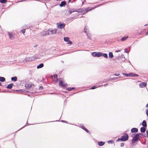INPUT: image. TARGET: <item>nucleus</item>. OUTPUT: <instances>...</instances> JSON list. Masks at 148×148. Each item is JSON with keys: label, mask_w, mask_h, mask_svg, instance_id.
<instances>
[{"label": "nucleus", "mask_w": 148, "mask_h": 148, "mask_svg": "<svg viewBox=\"0 0 148 148\" xmlns=\"http://www.w3.org/2000/svg\"><path fill=\"white\" fill-rule=\"evenodd\" d=\"M147 85L146 83H142L140 84V86L141 88L145 87Z\"/></svg>", "instance_id": "nucleus-8"}, {"label": "nucleus", "mask_w": 148, "mask_h": 148, "mask_svg": "<svg viewBox=\"0 0 148 148\" xmlns=\"http://www.w3.org/2000/svg\"><path fill=\"white\" fill-rule=\"evenodd\" d=\"M63 82L62 81H60L59 83V85L60 86H62V85L63 84Z\"/></svg>", "instance_id": "nucleus-28"}, {"label": "nucleus", "mask_w": 148, "mask_h": 148, "mask_svg": "<svg viewBox=\"0 0 148 148\" xmlns=\"http://www.w3.org/2000/svg\"><path fill=\"white\" fill-rule=\"evenodd\" d=\"M123 74L126 77L132 76L133 73H131L129 74L123 73Z\"/></svg>", "instance_id": "nucleus-7"}, {"label": "nucleus", "mask_w": 148, "mask_h": 148, "mask_svg": "<svg viewBox=\"0 0 148 148\" xmlns=\"http://www.w3.org/2000/svg\"><path fill=\"white\" fill-rule=\"evenodd\" d=\"M8 34L9 36V38L10 39H12V38H13V35L11 34L10 33H8Z\"/></svg>", "instance_id": "nucleus-21"}, {"label": "nucleus", "mask_w": 148, "mask_h": 148, "mask_svg": "<svg viewBox=\"0 0 148 148\" xmlns=\"http://www.w3.org/2000/svg\"><path fill=\"white\" fill-rule=\"evenodd\" d=\"M114 75H115V76H119V74H114Z\"/></svg>", "instance_id": "nucleus-47"}, {"label": "nucleus", "mask_w": 148, "mask_h": 148, "mask_svg": "<svg viewBox=\"0 0 148 148\" xmlns=\"http://www.w3.org/2000/svg\"><path fill=\"white\" fill-rule=\"evenodd\" d=\"M65 26V25L64 23L60 24L59 25H58V27L60 29L63 28Z\"/></svg>", "instance_id": "nucleus-6"}, {"label": "nucleus", "mask_w": 148, "mask_h": 148, "mask_svg": "<svg viewBox=\"0 0 148 148\" xmlns=\"http://www.w3.org/2000/svg\"><path fill=\"white\" fill-rule=\"evenodd\" d=\"M81 127H82V128L84 130H86V128L84 127L83 126H81Z\"/></svg>", "instance_id": "nucleus-37"}, {"label": "nucleus", "mask_w": 148, "mask_h": 148, "mask_svg": "<svg viewBox=\"0 0 148 148\" xmlns=\"http://www.w3.org/2000/svg\"><path fill=\"white\" fill-rule=\"evenodd\" d=\"M89 8H87L85 9L84 12L85 13H87L88 12H89V11H90L91 10V9H89Z\"/></svg>", "instance_id": "nucleus-22"}, {"label": "nucleus", "mask_w": 148, "mask_h": 148, "mask_svg": "<svg viewBox=\"0 0 148 148\" xmlns=\"http://www.w3.org/2000/svg\"><path fill=\"white\" fill-rule=\"evenodd\" d=\"M102 53L101 52H97L96 57H99L102 56Z\"/></svg>", "instance_id": "nucleus-13"}, {"label": "nucleus", "mask_w": 148, "mask_h": 148, "mask_svg": "<svg viewBox=\"0 0 148 148\" xmlns=\"http://www.w3.org/2000/svg\"><path fill=\"white\" fill-rule=\"evenodd\" d=\"M109 57L110 58H112L113 57L112 53L111 52H110L109 53Z\"/></svg>", "instance_id": "nucleus-19"}, {"label": "nucleus", "mask_w": 148, "mask_h": 148, "mask_svg": "<svg viewBox=\"0 0 148 148\" xmlns=\"http://www.w3.org/2000/svg\"><path fill=\"white\" fill-rule=\"evenodd\" d=\"M102 56H103L104 58H108V55L106 53L102 54Z\"/></svg>", "instance_id": "nucleus-24"}, {"label": "nucleus", "mask_w": 148, "mask_h": 148, "mask_svg": "<svg viewBox=\"0 0 148 148\" xmlns=\"http://www.w3.org/2000/svg\"><path fill=\"white\" fill-rule=\"evenodd\" d=\"M87 29V27H85L84 28V30L85 31H84V32L86 33H87V31H86V30Z\"/></svg>", "instance_id": "nucleus-41"}, {"label": "nucleus", "mask_w": 148, "mask_h": 148, "mask_svg": "<svg viewBox=\"0 0 148 148\" xmlns=\"http://www.w3.org/2000/svg\"><path fill=\"white\" fill-rule=\"evenodd\" d=\"M66 2L65 1H63L61 2V4L59 5L60 7H62L66 5Z\"/></svg>", "instance_id": "nucleus-5"}, {"label": "nucleus", "mask_w": 148, "mask_h": 148, "mask_svg": "<svg viewBox=\"0 0 148 148\" xmlns=\"http://www.w3.org/2000/svg\"><path fill=\"white\" fill-rule=\"evenodd\" d=\"M72 0H69V2H70Z\"/></svg>", "instance_id": "nucleus-55"}, {"label": "nucleus", "mask_w": 148, "mask_h": 148, "mask_svg": "<svg viewBox=\"0 0 148 148\" xmlns=\"http://www.w3.org/2000/svg\"><path fill=\"white\" fill-rule=\"evenodd\" d=\"M62 122H65V121H64V120H62Z\"/></svg>", "instance_id": "nucleus-52"}, {"label": "nucleus", "mask_w": 148, "mask_h": 148, "mask_svg": "<svg viewBox=\"0 0 148 148\" xmlns=\"http://www.w3.org/2000/svg\"><path fill=\"white\" fill-rule=\"evenodd\" d=\"M67 86V85L66 84H63L62 85V86L63 87H66Z\"/></svg>", "instance_id": "nucleus-39"}, {"label": "nucleus", "mask_w": 148, "mask_h": 148, "mask_svg": "<svg viewBox=\"0 0 148 148\" xmlns=\"http://www.w3.org/2000/svg\"><path fill=\"white\" fill-rule=\"evenodd\" d=\"M142 125L143 127H146L147 126L146 122L145 120H143L142 122Z\"/></svg>", "instance_id": "nucleus-12"}, {"label": "nucleus", "mask_w": 148, "mask_h": 148, "mask_svg": "<svg viewBox=\"0 0 148 148\" xmlns=\"http://www.w3.org/2000/svg\"><path fill=\"white\" fill-rule=\"evenodd\" d=\"M64 40L65 42H67L69 40V38L68 37H64Z\"/></svg>", "instance_id": "nucleus-23"}, {"label": "nucleus", "mask_w": 148, "mask_h": 148, "mask_svg": "<svg viewBox=\"0 0 148 148\" xmlns=\"http://www.w3.org/2000/svg\"><path fill=\"white\" fill-rule=\"evenodd\" d=\"M112 140H109L108 141V143H109V142H110V143H112Z\"/></svg>", "instance_id": "nucleus-50"}, {"label": "nucleus", "mask_w": 148, "mask_h": 148, "mask_svg": "<svg viewBox=\"0 0 148 148\" xmlns=\"http://www.w3.org/2000/svg\"><path fill=\"white\" fill-rule=\"evenodd\" d=\"M120 51H121V50H118L116 51L115 52H120Z\"/></svg>", "instance_id": "nucleus-44"}, {"label": "nucleus", "mask_w": 148, "mask_h": 148, "mask_svg": "<svg viewBox=\"0 0 148 148\" xmlns=\"http://www.w3.org/2000/svg\"><path fill=\"white\" fill-rule=\"evenodd\" d=\"M32 59L30 57H27L24 60H25V61L26 62H29L31 61L32 60Z\"/></svg>", "instance_id": "nucleus-11"}, {"label": "nucleus", "mask_w": 148, "mask_h": 148, "mask_svg": "<svg viewBox=\"0 0 148 148\" xmlns=\"http://www.w3.org/2000/svg\"><path fill=\"white\" fill-rule=\"evenodd\" d=\"M37 46H38V45H36L35 46H34V47H37Z\"/></svg>", "instance_id": "nucleus-51"}, {"label": "nucleus", "mask_w": 148, "mask_h": 148, "mask_svg": "<svg viewBox=\"0 0 148 148\" xmlns=\"http://www.w3.org/2000/svg\"><path fill=\"white\" fill-rule=\"evenodd\" d=\"M125 52L126 53H127V49L126 48H125L124 49Z\"/></svg>", "instance_id": "nucleus-46"}, {"label": "nucleus", "mask_w": 148, "mask_h": 148, "mask_svg": "<svg viewBox=\"0 0 148 148\" xmlns=\"http://www.w3.org/2000/svg\"><path fill=\"white\" fill-rule=\"evenodd\" d=\"M74 11L72 10H70L69 11V13L70 14H71L72 12H74Z\"/></svg>", "instance_id": "nucleus-31"}, {"label": "nucleus", "mask_w": 148, "mask_h": 148, "mask_svg": "<svg viewBox=\"0 0 148 148\" xmlns=\"http://www.w3.org/2000/svg\"><path fill=\"white\" fill-rule=\"evenodd\" d=\"M141 134H136L135 135L132 139V142H133V141L136 142L138 140L139 137H140L139 135H141Z\"/></svg>", "instance_id": "nucleus-3"}, {"label": "nucleus", "mask_w": 148, "mask_h": 148, "mask_svg": "<svg viewBox=\"0 0 148 148\" xmlns=\"http://www.w3.org/2000/svg\"><path fill=\"white\" fill-rule=\"evenodd\" d=\"M87 37H88V38L90 39H91V38H90V37H89V35H88V34H87Z\"/></svg>", "instance_id": "nucleus-43"}, {"label": "nucleus", "mask_w": 148, "mask_h": 148, "mask_svg": "<svg viewBox=\"0 0 148 148\" xmlns=\"http://www.w3.org/2000/svg\"><path fill=\"white\" fill-rule=\"evenodd\" d=\"M16 91H18V90H16Z\"/></svg>", "instance_id": "nucleus-59"}, {"label": "nucleus", "mask_w": 148, "mask_h": 148, "mask_svg": "<svg viewBox=\"0 0 148 148\" xmlns=\"http://www.w3.org/2000/svg\"><path fill=\"white\" fill-rule=\"evenodd\" d=\"M66 90L69 91H71L72 90L71 88H66Z\"/></svg>", "instance_id": "nucleus-32"}, {"label": "nucleus", "mask_w": 148, "mask_h": 148, "mask_svg": "<svg viewBox=\"0 0 148 148\" xmlns=\"http://www.w3.org/2000/svg\"><path fill=\"white\" fill-rule=\"evenodd\" d=\"M96 53L97 52H94L92 53V55L93 57H96Z\"/></svg>", "instance_id": "nucleus-27"}, {"label": "nucleus", "mask_w": 148, "mask_h": 148, "mask_svg": "<svg viewBox=\"0 0 148 148\" xmlns=\"http://www.w3.org/2000/svg\"><path fill=\"white\" fill-rule=\"evenodd\" d=\"M140 132L142 133H144L145 132L146 130L145 127H142L140 128Z\"/></svg>", "instance_id": "nucleus-9"}, {"label": "nucleus", "mask_w": 148, "mask_h": 148, "mask_svg": "<svg viewBox=\"0 0 148 148\" xmlns=\"http://www.w3.org/2000/svg\"><path fill=\"white\" fill-rule=\"evenodd\" d=\"M53 77H54V79L55 80L56 79V80H57V75L56 74L54 75H53Z\"/></svg>", "instance_id": "nucleus-29"}, {"label": "nucleus", "mask_w": 148, "mask_h": 148, "mask_svg": "<svg viewBox=\"0 0 148 148\" xmlns=\"http://www.w3.org/2000/svg\"><path fill=\"white\" fill-rule=\"evenodd\" d=\"M74 88H75L72 87V88H71V89L72 90H73V89H74Z\"/></svg>", "instance_id": "nucleus-53"}, {"label": "nucleus", "mask_w": 148, "mask_h": 148, "mask_svg": "<svg viewBox=\"0 0 148 148\" xmlns=\"http://www.w3.org/2000/svg\"><path fill=\"white\" fill-rule=\"evenodd\" d=\"M118 78L117 77H114V78H112L111 79H110L108 80V81H111V80H113L115 79H117Z\"/></svg>", "instance_id": "nucleus-25"}, {"label": "nucleus", "mask_w": 148, "mask_h": 148, "mask_svg": "<svg viewBox=\"0 0 148 148\" xmlns=\"http://www.w3.org/2000/svg\"><path fill=\"white\" fill-rule=\"evenodd\" d=\"M146 114L147 116H148V109H147L146 111Z\"/></svg>", "instance_id": "nucleus-36"}, {"label": "nucleus", "mask_w": 148, "mask_h": 148, "mask_svg": "<svg viewBox=\"0 0 148 148\" xmlns=\"http://www.w3.org/2000/svg\"><path fill=\"white\" fill-rule=\"evenodd\" d=\"M138 75L137 74H134V73H133V75L132 76L134 77H138Z\"/></svg>", "instance_id": "nucleus-33"}, {"label": "nucleus", "mask_w": 148, "mask_h": 148, "mask_svg": "<svg viewBox=\"0 0 148 148\" xmlns=\"http://www.w3.org/2000/svg\"><path fill=\"white\" fill-rule=\"evenodd\" d=\"M25 126H26V125H25V126H23L22 128H23V127H25Z\"/></svg>", "instance_id": "nucleus-58"}, {"label": "nucleus", "mask_w": 148, "mask_h": 148, "mask_svg": "<svg viewBox=\"0 0 148 148\" xmlns=\"http://www.w3.org/2000/svg\"><path fill=\"white\" fill-rule=\"evenodd\" d=\"M108 84H105L104 85V86H106L107 85H108Z\"/></svg>", "instance_id": "nucleus-49"}, {"label": "nucleus", "mask_w": 148, "mask_h": 148, "mask_svg": "<svg viewBox=\"0 0 148 148\" xmlns=\"http://www.w3.org/2000/svg\"><path fill=\"white\" fill-rule=\"evenodd\" d=\"M44 66V64L43 63L40 64L37 67V69L41 68L42 67Z\"/></svg>", "instance_id": "nucleus-15"}, {"label": "nucleus", "mask_w": 148, "mask_h": 148, "mask_svg": "<svg viewBox=\"0 0 148 148\" xmlns=\"http://www.w3.org/2000/svg\"><path fill=\"white\" fill-rule=\"evenodd\" d=\"M105 143L104 142H102V141H100L98 143V144L100 146H102Z\"/></svg>", "instance_id": "nucleus-14"}, {"label": "nucleus", "mask_w": 148, "mask_h": 148, "mask_svg": "<svg viewBox=\"0 0 148 148\" xmlns=\"http://www.w3.org/2000/svg\"><path fill=\"white\" fill-rule=\"evenodd\" d=\"M85 131L86 132H87V133H89V134H90V132L89 131H88L87 129H86V130H85Z\"/></svg>", "instance_id": "nucleus-35"}, {"label": "nucleus", "mask_w": 148, "mask_h": 148, "mask_svg": "<svg viewBox=\"0 0 148 148\" xmlns=\"http://www.w3.org/2000/svg\"><path fill=\"white\" fill-rule=\"evenodd\" d=\"M1 85V82H0V86Z\"/></svg>", "instance_id": "nucleus-56"}, {"label": "nucleus", "mask_w": 148, "mask_h": 148, "mask_svg": "<svg viewBox=\"0 0 148 148\" xmlns=\"http://www.w3.org/2000/svg\"><path fill=\"white\" fill-rule=\"evenodd\" d=\"M26 89L27 90H29L31 87V86L28 84H26L25 85Z\"/></svg>", "instance_id": "nucleus-16"}, {"label": "nucleus", "mask_w": 148, "mask_h": 148, "mask_svg": "<svg viewBox=\"0 0 148 148\" xmlns=\"http://www.w3.org/2000/svg\"><path fill=\"white\" fill-rule=\"evenodd\" d=\"M135 142V141H133V142H132V145L133 146V145H135V144L134 143Z\"/></svg>", "instance_id": "nucleus-45"}, {"label": "nucleus", "mask_w": 148, "mask_h": 148, "mask_svg": "<svg viewBox=\"0 0 148 148\" xmlns=\"http://www.w3.org/2000/svg\"><path fill=\"white\" fill-rule=\"evenodd\" d=\"M7 0H0V2L2 3H4L7 2Z\"/></svg>", "instance_id": "nucleus-26"}, {"label": "nucleus", "mask_w": 148, "mask_h": 148, "mask_svg": "<svg viewBox=\"0 0 148 148\" xmlns=\"http://www.w3.org/2000/svg\"><path fill=\"white\" fill-rule=\"evenodd\" d=\"M56 30V29L52 30L51 29H49L48 30H45L42 32V35L44 36H47L48 35H51L52 34H55Z\"/></svg>", "instance_id": "nucleus-1"}, {"label": "nucleus", "mask_w": 148, "mask_h": 148, "mask_svg": "<svg viewBox=\"0 0 148 148\" xmlns=\"http://www.w3.org/2000/svg\"><path fill=\"white\" fill-rule=\"evenodd\" d=\"M82 4H84V2H82Z\"/></svg>", "instance_id": "nucleus-57"}, {"label": "nucleus", "mask_w": 148, "mask_h": 148, "mask_svg": "<svg viewBox=\"0 0 148 148\" xmlns=\"http://www.w3.org/2000/svg\"><path fill=\"white\" fill-rule=\"evenodd\" d=\"M68 44H71L72 43V42L70 40H69L68 41Z\"/></svg>", "instance_id": "nucleus-38"}, {"label": "nucleus", "mask_w": 148, "mask_h": 148, "mask_svg": "<svg viewBox=\"0 0 148 148\" xmlns=\"http://www.w3.org/2000/svg\"><path fill=\"white\" fill-rule=\"evenodd\" d=\"M128 38V36H125L122 37L121 39V41H124L127 38Z\"/></svg>", "instance_id": "nucleus-20"}, {"label": "nucleus", "mask_w": 148, "mask_h": 148, "mask_svg": "<svg viewBox=\"0 0 148 148\" xmlns=\"http://www.w3.org/2000/svg\"><path fill=\"white\" fill-rule=\"evenodd\" d=\"M97 87L96 86H94L90 88V89H94L96 88H97Z\"/></svg>", "instance_id": "nucleus-30"}, {"label": "nucleus", "mask_w": 148, "mask_h": 148, "mask_svg": "<svg viewBox=\"0 0 148 148\" xmlns=\"http://www.w3.org/2000/svg\"><path fill=\"white\" fill-rule=\"evenodd\" d=\"M14 86V84L13 83H11L6 88L8 89H11L13 86Z\"/></svg>", "instance_id": "nucleus-10"}, {"label": "nucleus", "mask_w": 148, "mask_h": 148, "mask_svg": "<svg viewBox=\"0 0 148 148\" xmlns=\"http://www.w3.org/2000/svg\"><path fill=\"white\" fill-rule=\"evenodd\" d=\"M129 138L128 134L125 133L124 136H123L121 138H119L117 140H121L122 141H125L128 140Z\"/></svg>", "instance_id": "nucleus-2"}, {"label": "nucleus", "mask_w": 148, "mask_h": 148, "mask_svg": "<svg viewBox=\"0 0 148 148\" xmlns=\"http://www.w3.org/2000/svg\"><path fill=\"white\" fill-rule=\"evenodd\" d=\"M107 2H106V3H107ZM105 3H102V4H101V5H102L103 4H105Z\"/></svg>", "instance_id": "nucleus-54"}, {"label": "nucleus", "mask_w": 148, "mask_h": 148, "mask_svg": "<svg viewBox=\"0 0 148 148\" xmlns=\"http://www.w3.org/2000/svg\"><path fill=\"white\" fill-rule=\"evenodd\" d=\"M21 32L23 34L25 33V29L21 30Z\"/></svg>", "instance_id": "nucleus-34"}, {"label": "nucleus", "mask_w": 148, "mask_h": 148, "mask_svg": "<svg viewBox=\"0 0 148 148\" xmlns=\"http://www.w3.org/2000/svg\"><path fill=\"white\" fill-rule=\"evenodd\" d=\"M5 81V78L3 77H0V81L3 82Z\"/></svg>", "instance_id": "nucleus-18"}, {"label": "nucleus", "mask_w": 148, "mask_h": 148, "mask_svg": "<svg viewBox=\"0 0 148 148\" xmlns=\"http://www.w3.org/2000/svg\"><path fill=\"white\" fill-rule=\"evenodd\" d=\"M138 132V129L137 128H133L131 130V132L132 133H137Z\"/></svg>", "instance_id": "nucleus-4"}, {"label": "nucleus", "mask_w": 148, "mask_h": 148, "mask_svg": "<svg viewBox=\"0 0 148 148\" xmlns=\"http://www.w3.org/2000/svg\"><path fill=\"white\" fill-rule=\"evenodd\" d=\"M39 89L40 90H42L43 89V87L42 86H40L39 88Z\"/></svg>", "instance_id": "nucleus-42"}, {"label": "nucleus", "mask_w": 148, "mask_h": 148, "mask_svg": "<svg viewBox=\"0 0 148 148\" xmlns=\"http://www.w3.org/2000/svg\"><path fill=\"white\" fill-rule=\"evenodd\" d=\"M120 146L121 147H123L124 146V144L123 143H121Z\"/></svg>", "instance_id": "nucleus-40"}, {"label": "nucleus", "mask_w": 148, "mask_h": 148, "mask_svg": "<svg viewBox=\"0 0 148 148\" xmlns=\"http://www.w3.org/2000/svg\"><path fill=\"white\" fill-rule=\"evenodd\" d=\"M11 79L12 80L15 82L17 80V77L15 76L14 77H12L11 78Z\"/></svg>", "instance_id": "nucleus-17"}, {"label": "nucleus", "mask_w": 148, "mask_h": 148, "mask_svg": "<svg viewBox=\"0 0 148 148\" xmlns=\"http://www.w3.org/2000/svg\"><path fill=\"white\" fill-rule=\"evenodd\" d=\"M146 132L147 134V136L148 137V130H147L146 131Z\"/></svg>", "instance_id": "nucleus-48"}]
</instances>
